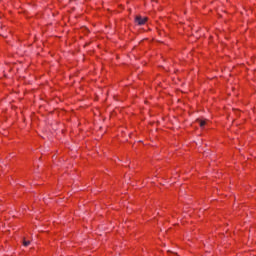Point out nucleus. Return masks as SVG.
Wrapping results in <instances>:
<instances>
[{
  "instance_id": "nucleus-1",
  "label": "nucleus",
  "mask_w": 256,
  "mask_h": 256,
  "mask_svg": "<svg viewBox=\"0 0 256 256\" xmlns=\"http://www.w3.org/2000/svg\"><path fill=\"white\" fill-rule=\"evenodd\" d=\"M135 23L139 26H143L146 24V22L148 21V17H142L140 15L135 16L134 19Z\"/></svg>"
},
{
  "instance_id": "nucleus-2",
  "label": "nucleus",
  "mask_w": 256,
  "mask_h": 256,
  "mask_svg": "<svg viewBox=\"0 0 256 256\" xmlns=\"http://www.w3.org/2000/svg\"><path fill=\"white\" fill-rule=\"evenodd\" d=\"M196 122L199 124L201 128H203L207 124L206 120H201V119H197Z\"/></svg>"
},
{
  "instance_id": "nucleus-3",
  "label": "nucleus",
  "mask_w": 256,
  "mask_h": 256,
  "mask_svg": "<svg viewBox=\"0 0 256 256\" xmlns=\"http://www.w3.org/2000/svg\"><path fill=\"white\" fill-rule=\"evenodd\" d=\"M30 241H26L25 239H24V241H23V244H24V246H28V245H30Z\"/></svg>"
}]
</instances>
